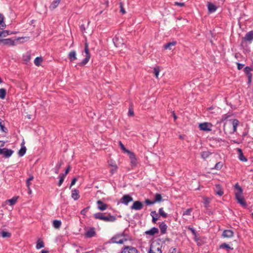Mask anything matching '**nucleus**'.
Here are the masks:
<instances>
[{
	"mask_svg": "<svg viewBox=\"0 0 253 253\" xmlns=\"http://www.w3.org/2000/svg\"><path fill=\"white\" fill-rule=\"evenodd\" d=\"M95 219H100L105 222H114L116 220V217L110 214L105 216L103 213L97 212L94 214Z\"/></svg>",
	"mask_w": 253,
	"mask_h": 253,
	"instance_id": "1",
	"label": "nucleus"
},
{
	"mask_svg": "<svg viewBox=\"0 0 253 253\" xmlns=\"http://www.w3.org/2000/svg\"><path fill=\"white\" fill-rule=\"evenodd\" d=\"M127 240L126 238H122V234H117L108 241L110 244L116 243L118 244H123L124 242L126 241Z\"/></svg>",
	"mask_w": 253,
	"mask_h": 253,
	"instance_id": "2",
	"label": "nucleus"
},
{
	"mask_svg": "<svg viewBox=\"0 0 253 253\" xmlns=\"http://www.w3.org/2000/svg\"><path fill=\"white\" fill-rule=\"evenodd\" d=\"M253 41V31H251L247 33L244 37L242 39L241 46H243L244 44L247 43H251Z\"/></svg>",
	"mask_w": 253,
	"mask_h": 253,
	"instance_id": "3",
	"label": "nucleus"
},
{
	"mask_svg": "<svg viewBox=\"0 0 253 253\" xmlns=\"http://www.w3.org/2000/svg\"><path fill=\"white\" fill-rule=\"evenodd\" d=\"M120 253H138L137 250L133 247L124 246Z\"/></svg>",
	"mask_w": 253,
	"mask_h": 253,
	"instance_id": "4",
	"label": "nucleus"
},
{
	"mask_svg": "<svg viewBox=\"0 0 253 253\" xmlns=\"http://www.w3.org/2000/svg\"><path fill=\"white\" fill-rule=\"evenodd\" d=\"M161 249L162 246L160 244H152L149 253H162Z\"/></svg>",
	"mask_w": 253,
	"mask_h": 253,
	"instance_id": "5",
	"label": "nucleus"
},
{
	"mask_svg": "<svg viewBox=\"0 0 253 253\" xmlns=\"http://www.w3.org/2000/svg\"><path fill=\"white\" fill-rule=\"evenodd\" d=\"M132 201V197L128 194L124 195L120 199V203L126 206H127L129 202Z\"/></svg>",
	"mask_w": 253,
	"mask_h": 253,
	"instance_id": "6",
	"label": "nucleus"
},
{
	"mask_svg": "<svg viewBox=\"0 0 253 253\" xmlns=\"http://www.w3.org/2000/svg\"><path fill=\"white\" fill-rule=\"evenodd\" d=\"M211 126L212 125L211 123H203L199 124V127L201 130L209 131L211 130Z\"/></svg>",
	"mask_w": 253,
	"mask_h": 253,
	"instance_id": "7",
	"label": "nucleus"
},
{
	"mask_svg": "<svg viewBox=\"0 0 253 253\" xmlns=\"http://www.w3.org/2000/svg\"><path fill=\"white\" fill-rule=\"evenodd\" d=\"M85 237L87 238L93 237L96 235V232L94 227H90L89 229L85 232Z\"/></svg>",
	"mask_w": 253,
	"mask_h": 253,
	"instance_id": "8",
	"label": "nucleus"
},
{
	"mask_svg": "<svg viewBox=\"0 0 253 253\" xmlns=\"http://www.w3.org/2000/svg\"><path fill=\"white\" fill-rule=\"evenodd\" d=\"M130 160V164L132 167H135L137 164V160L133 152L130 151L128 153Z\"/></svg>",
	"mask_w": 253,
	"mask_h": 253,
	"instance_id": "9",
	"label": "nucleus"
},
{
	"mask_svg": "<svg viewBox=\"0 0 253 253\" xmlns=\"http://www.w3.org/2000/svg\"><path fill=\"white\" fill-rule=\"evenodd\" d=\"M0 44L4 45H13L14 44V41L11 39H5L0 40Z\"/></svg>",
	"mask_w": 253,
	"mask_h": 253,
	"instance_id": "10",
	"label": "nucleus"
},
{
	"mask_svg": "<svg viewBox=\"0 0 253 253\" xmlns=\"http://www.w3.org/2000/svg\"><path fill=\"white\" fill-rule=\"evenodd\" d=\"M143 208L142 203L139 201H135L133 205L130 207L131 210H140Z\"/></svg>",
	"mask_w": 253,
	"mask_h": 253,
	"instance_id": "11",
	"label": "nucleus"
},
{
	"mask_svg": "<svg viewBox=\"0 0 253 253\" xmlns=\"http://www.w3.org/2000/svg\"><path fill=\"white\" fill-rule=\"evenodd\" d=\"M236 199L238 203L240 204L243 207H246L247 203L245 201L244 198L242 195L235 196Z\"/></svg>",
	"mask_w": 253,
	"mask_h": 253,
	"instance_id": "12",
	"label": "nucleus"
},
{
	"mask_svg": "<svg viewBox=\"0 0 253 253\" xmlns=\"http://www.w3.org/2000/svg\"><path fill=\"white\" fill-rule=\"evenodd\" d=\"M159 228L161 230V234H166L167 232L168 226L165 223V222L164 221L159 222Z\"/></svg>",
	"mask_w": 253,
	"mask_h": 253,
	"instance_id": "13",
	"label": "nucleus"
},
{
	"mask_svg": "<svg viewBox=\"0 0 253 253\" xmlns=\"http://www.w3.org/2000/svg\"><path fill=\"white\" fill-rule=\"evenodd\" d=\"M97 205H98V209L102 211H105L106 210L108 207V205L104 203L101 200H98L96 202Z\"/></svg>",
	"mask_w": 253,
	"mask_h": 253,
	"instance_id": "14",
	"label": "nucleus"
},
{
	"mask_svg": "<svg viewBox=\"0 0 253 253\" xmlns=\"http://www.w3.org/2000/svg\"><path fill=\"white\" fill-rule=\"evenodd\" d=\"M223 238H230L234 236V232L231 230H225L222 234Z\"/></svg>",
	"mask_w": 253,
	"mask_h": 253,
	"instance_id": "15",
	"label": "nucleus"
},
{
	"mask_svg": "<svg viewBox=\"0 0 253 253\" xmlns=\"http://www.w3.org/2000/svg\"><path fill=\"white\" fill-rule=\"evenodd\" d=\"M214 192L216 195L219 196H222V195L223 194V191L220 184L215 185L214 188Z\"/></svg>",
	"mask_w": 253,
	"mask_h": 253,
	"instance_id": "16",
	"label": "nucleus"
},
{
	"mask_svg": "<svg viewBox=\"0 0 253 253\" xmlns=\"http://www.w3.org/2000/svg\"><path fill=\"white\" fill-rule=\"evenodd\" d=\"M239 122L237 119H233L232 121V125L230 126H232V131H231L230 133H233L237 130V127L239 125Z\"/></svg>",
	"mask_w": 253,
	"mask_h": 253,
	"instance_id": "17",
	"label": "nucleus"
},
{
	"mask_svg": "<svg viewBox=\"0 0 253 253\" xmlns=\"http://www.w3.org/2000/svg\"><path fill=\"white\" fill-rule=\"evenodd\" d=\"M159 233V230L158 228L154 227L150 229V230H148L145 232V234L146 235H148L150 236H153L156 234H158Z\"/></svg>",
	"mask_w": 253,
	"mask_h": 253,
	"instance_id": "18",
	"label": "nucleus"
},
{
	"mask_svg": "<svg viewBox=\"0 0 253 253\" xmlns=\"http://www.w3.org/2000/svg\"><path fill=\"white\" fill-rule=\"evenodd\" d=\"M207 6L209 13H210L215 12L217 8V7L214 4L210 2H208Z\"/></svg>",
	"mask_w": 253,
	"mask_h": 253,
	"instance_id": "19",
	"label": "nucleus"
},
{
	"mask_svg": "<svg viewBox=\"0 0 253 253\" xmlns=\"http://www.w3.org/2000/svg\"><path fill=\"white\" fill-rule=\"evenodd\" d=\"M68 58L71 62H73L77 59V53L75 50H72L69 53Z\"/></svg>",
	"mask_w": 253,
	"mask_h": 253,
	"instance_id": "20",
	"label": "nucleus"
},
{
	"mask_svg": "<svg viewBox=\"0 0 253 253\" xmlns=\"http://www.w3.org/2000/svg\"><path fill=\"white\" fill-rule=\"evenodd\" d=\"M176 43H177L176 41H172L171 42H169L167 43L166 44H164L163 47L165 49H169V50H172V47L174 46L176 44Z\"/></svg>",
	"mask_w": 253,
	"mask_h": 253,
	"instance_id": "21",
	"label": "nucleus"
},
{
	"mask_svg": "<svg viewBox=\"0 0 253 253\" xmlns=\"http://www.w3.org/2000/svg\"><path fill=\"white\" fill-rule=\"evenodd\" d=\"M71 197L75 201L78 200L80 197L79 191L77 189L72 190Z\"/></svg>",
	"mask_w": 253,
	"mask_h": 253,
	"instance_id": "22",
	"label": "nucleus"
},
{
	"mask_svg": "<svg viewBox=\"0 0 253 253\" xmlns=\"http://www.w3.org/2000/svg\"><path fill=\"white\" fill-rule=\"evenodd\" d=\"M237 151L238 152V158L242 162H247L248 161L247 159L244 155L242 150L240 148L237 149Z\"/></svg>",
	"mask_w": 253,
	"mask_h": 253,
	"instance_id": "23",
	"label": "nucleus"
},
{
	"mask_svg": "<svg viewBox=\"0 0 253 253\" xmlns=\"http://www.w3.org/2000/svg\"><path fill=\"white\" fill-rule=\"evenodd\" d=\"M234 188L236 190H237V191L235 193V196L243 195V189L239 185L238 183L235 184V185H234Z\"/></svg>",
	"mask_w": 253,
	"mask_h": 253,
	"instance_id": "24",
	"label": "nucleus"
},
{
	"mask_svg": "<svg viewBox=\"0 0 253 253\" xmlns=\"http://www.w3.org/2000/svg\"><path fill=\"white\" fill-rule=\"evenodd\" d=\"M150 215L152 217V222L154 223H156V221L158 219V217H159L158 214H157V213L156 212V211H152L151 212Z\"/></svg>",
	"mask_w": 253,
	"mask_h": 253,
	"instance_id": "25",
	"label": "nucleus"
},
{
	"mask_svg": "<svg viewBox=\"0 0 253 253\" xmlns=\"http://www.w3.org/2000/svg\"><path fill=\"white\" fill-rule=\"evenodd\" d=\"M13 152L14 151H13L12 150L4 148L3 155L6 158H9L12 155Z\"/></svg>",
	"mask_w": 253,
	"mask_h": 253,
	"instance_id": "26",
	"label": "nucleus"
},
{
	"mask_svg": "<svg viewBox=\"0 0 253 253\" xmlns=\"http://www.w3.org/2000/svg\"><path fill=\"white\" fill-rule=\"evenodd\" d=\"M6 27L4 22V16L2 14L0 13V29L3 30Z\"/></svg>",
	"mask_w": 253,
	"mask_h": 253,
	"instance_id": "27",
	"label": "nucleus"
},
{
	"mask_svg": "<svg viewBox=\"0 0 253 253\" xmlns=\"http://www.w3.org/2000/svg\"><path fill=\"white\" fill-rule=\"evenodd\" d=\"M253 68L249 66H246L244 68V72L246 74L247 77L252 76V74L251 73V71H253Z\"/></svg>",
	"mask_w": 253,
	"mask_h": 253,
	"instance_id": "28",
	"label": "nucleus"
},
{
	"mask_svg": "<svg viewBox=\"0 0 253 253\" xmlns=\"http://www.w3.org/2000/svg\"><path fill=\"white\" fill-rule=\"evenodd\" d=\"M253 68L249 66H246L244 68V72L246 74L247 77L252 76V74L251 73V71H253Z\"/></svg>",
	"mask_w": 253,
	"mask_h": 253,
	"instance_id": "29",
	"label": "nucleus"
},
{
	"mask_svg": "<svg viewBox=\"0 0 253 253\" xmlns=\"http://www.w3.org/2000/svg\"><path fill=\"white\" fill-rule=\"evenodd\" d=\"M44 246V244L43 242L41 239H38L37 242L36 249L39 250L42 248H43Z\"/></svg>",
	"mask_w": 253,
	"mask_h": 253,
	"instance_id": "30",
	"label": "nucleus"
},
{
	"mask_svg": "<svg viewBox=\"0 0 253 253\" xmlns=\"http://www.w3.org/2000/svg\"><path fill=\"white\" fill-rule=\"evenodd\" d=\"M84 53L85 54V57H88L89 58H90V54L89 53L88 48V44L87 42H86L84 44Z\"/></svg>",
	"mask_w": 253,
	"mask_h": 253,
	"instance_id": "31",
	"label": "nucleus"
},
{
	"mask_svg": "<svg viewBox=\"0 0 253 253\" xmlns=\"http://www.w3.org/2000/svg\"><path fill=\"white\" fill-rule=\"evenodd\" d=\"M59 2L56 1V0H54L50 4V5H49V9L51 10H54L55 8H56L57 6L59 5Z\"/></svg>",
	"mask_w": 253,
	"mask_h": 253,
	"instance_id": "32",
	"label": "nucleus"
},
{
	"mask_svg": "<svg viewBox=\"0 0 253 253\" xmlns=\"http://www.w3.org/2000/svg\"><path fill=\"white\" fill-rule=\"evenodd\" d=\"M211 154V153L209 151H203L201 153V156L203 159L205 160Z\"/></svg>",
	"mask_w": 253,
	"mask_h": 253,
	"instance_id": "33",
	"label": "nucleus"
},
{
	"mask_svg": "<svg viewBox=\"0 0 253 253\" xmlns=\"http://www.w3.org/2000/svg\"><path fill=\"white\" fill-rule=\"evenodd\" d=\"M163 201L162 197L161 194L156 193L155 195L154 201L155 203L156 202H161Z\"/></svg>",
	"mask_w": 253,
	"mask_h": 253,
	"instance_id": "34",
	"label": "nucleus"
},
{
	"mask_svg": "<svg viewBox=\"0 0 253 253\" xmlns=\"http://www.w3.org/2000/svg\"><path fill=\"white\" fill-rule=\"evenodd\" d=\"M61 225V221L59 220H54L53 221V226L55 228L58 229Z\"/></svg>",
	"mask_w": 253,
	"mask_h": 253,
	"instance_id": "35",
	"label": "nucleus"
},
{
	"mask_svg": "<svg viewBox=\"0 0 253 253\" xmlns=\"http://www.w3.org/2000/svg\"><path fill=\"white\" fill-rule=\"evenodd\" d=\"M26 150H27V149L25 146H22L21 149L19 150V152H18L19 156H20V157L23 156L26 153Z\"/></svg>",
	"mask_w": 253,
	"mask_h": 253,
	"instance_id": "36",
	"label": "nucleus"
},
{
	"mask_svg": "<svg viewBox=\"0 0 253 253\" xmlns=\"http://www.w3.org/2000/svg\"><path fill=\"white\" fill-rule=\"evenodd\" d=\"M0 234H1V237L4 238H9L11 236V234L10 233L7 232V231H4L3 230H2L0 232Z\"/></svg>",
	"mask_w": 253,
	"mask_h": 253,
	"instance_id": "37",
	"label": "nucleus"
},
{
	"mask_svg": "<svg viewBox=\"0 0 253 253\" xmlns=\"http://www.w3.org/2000/svg\"><path fill=\"white\" fill-rule=\"evenodd\" d=\"M220 249H225L227 250V251H229V250H232L233 249V248H231L230 246H229L228 244H227L225 243L221 244L219 246Z\"/></svg>",
	"mask_w": 253,
	"mask_h": 253,
	"instance_id": "38",
	"label": "nucleus"
},
{
	"mask_svg": "<svg viewBox=\"0 0 253 253\" xmlns=\"http://www.w3.org/2000/svg\"><path fill=\"white\" fill-rule=\"evenodd\" d=\"M6 91L5 88H0V98L3 99L5 98L6 96Z\"/></svg>",
	"mask_w": 253,
	"mask_h": 253,
	"instance_id": "39",
	"label": "nucleus"
},
{
	"mask_svg": "<svg viewBox=\"0 0 253 253\" xmlns=\"http://www.w3.org/2000/svg\"><path fill=\"white\" fill-rule=\"evenodd\" d=\"M42 61V57H37L34 60V63L36 66H40L41 62Z\"/></svg>",
	"mask_w": 253,
	"mask_h": 253,
	"instance_id": "40",
	"label": "nucleus"
},
{
	"mask_svg": "<svg viewBox=\"0 0 253 253\" xmlns=\"http://www.w3.org/2000/svg\"><path fill=\"white\" fill-rule=\"evenodd\" d=\"M159 213L160 216H162L163 218H167L168 217V214L164 211L163 208H161L159 210Z\"/></svg>",
	"mask_w": 253,
	"mask_h": 253,
	"instance_id": "41",
	"label": "nucleus"
},
{
	"mask_svg": "<svg viewBox=\"0 0 253 253\" xmlns=\"http://www.w3.org/2000/svg\"><path fill=\"white\" fill-rule=\"evenodd\" d=\"M90 58H89L88 57H85L84 59L81 62L79 63V65L80 66H84L85 65H86L89 61Z\"/></svg>",
	"mask_w": 253,
	"mask_h": 253,
	"instance_id": "42",
	"label": "nucleus"
},
{
	"mask_svg": "<svg viewBox=\"0 0 253 253\" xmlns=\"http://www.w3.org/2000/svg\"><path fill=\"white\" fill-rule=\"evenodd\" d=\"M0 128L2 132H6L7 131V129L4 127L3 121L1 119H0Z\"/></svg>",
	"mask_w": 253,
	"mask_h": 253,
	"instance_id": "43",
	"label": "nucleus"
},
{
	"mask_svg": "<svg viewBox=\"0 0 253 253\" xmlns=\"http://www.w3.org/2000/svg\"><path fill=\"white\" fill-rule=\"evenodd\" d=\"M119 146L121 148V149L124 151L125 153H127V154L129 153V152H130V151L126 149L124 144L122 143V142L120 141L119 142Z\"/></svg>",
	"mask_w": 253,
	"mask_h": 253,
	"instance_id": "44",
	"label": "nucleus"
},
{
	"mask_svg": "<svg viewBox=\"0 0 253 253\" xmlns=\"http://www.w3.org/2000/svg\"><path fill=\"white\" fill-rule=\"evenodd\" d=\"M17 199H18L17 197H13L12 198L8 200V202L9 203V205L11 206L14 205L17 201Z\"/></svg>",
	"mask_w": 253,
	"mask_h": 253,
	"instance_id": "45",
	"label": "nucleus"
},
{
	"mask_svg": "<svg viewBox=\"0 0 253 253\" xmlns=\"http://www.w3.org/2000/svg\"><path fill=\"white\" fill-rule=\"evenodd\" d=\"M59 180L58 185L59 186H60L62 184L63 181L64 180L65 176H64L63 174L60 173L59 175Z\"/></svg>",
	"mask_w": 253,
	"mask_h": 253,
	"instance_id": "46",
	"label": "nucleus"
},
{
	"mask_svg": "<svg viewBox=\"0 0 253 253\" xmlns=\"http://www.w3.org/2000/svg\"><path fill=\"white\" fill-rule=\"evenodd\" d=\"M160 71V67L159 66H156L154 68V74L156 78H158Z\"/></svg>",
	"mask_w": 253,
	"mask_h": 253,
	"instance_id": "47",
	"label": "nucleus"
},
{
	"mask_svg": "<svg viewBox=\"0 0 253 253\" xmlns=\"http://www.w3.org/2000/svg\"><path fill=\"white\" fill-rule=\"evenodd\" d=\"M222 166H223L222 163L219 162L215 164V165L214 166V169L216 170H220L222 168Z\"/></svg>",
	"mask_w": 253,
	"mask_h": 253,
	"instance_id": "48",
	"label": "nucleus"
},
{
	"mask_svg": "<svg viewBox=\"0 0 253 253\" xmlns=\"http://www.w3.org/2000/svg\"><path fill=\"white\" fill-rule=\"evenodd\" d=\"M34 179V176L32 175H30L29 177L26 180V186L29 187L31 185L30 181Z\"/></svg>",
	"mask_w": 253,
	"mask_h": 253,
	"instance_id": "49",
	"label": "nucleus"
},
{
	"mask_svg": "<svg viewBox=\"0 0 253 253\" xmlns=\"http://www.w3.org/2000/svg\"><path fill=\"white\" fill-rule=\"evenodd\" d=\"M193 209L192 208L187 209L183 211V215H190Z\"/></svg>",
	"mask_w": 253,
	"mask_h": 253,
	"instance_id": "50",
	"label": "nucleus"
},
{
	"mask_svg": "<svg viewBox=\"0 0 253 253\" xmlns=\"http://www.w3.org/2000/svg\"><path fill=\"white\" fill-rule=\"evenodd\" d=\"M118 169V167L116 165H111V169H110V172L113 174L114 172L116 171Z\"/></svg>",
	"mask_w": 253,
	"mask_h": 253,
	"instance_id": "51",
	"label": "nucleus"
},
{
	"mask_svg": "<svg viewBox=\"0 0 253 253\" xmlns=\"http://www.w3.org/2000/svg\"><path fill=\"white\" fill-rule=\"evenodd\" d=\"M62 164L61 163H58L55 168H54V172L55 173L58 174L59 172V169L61 166Z\"/></svg>",
	"mask_w": 253,
	"mask_h": 253,
	"instance_id": "52",
	"label": "nucleus"
},
{
	"mask_svg": "<svg viewBox=\"0 0 253 253\" xmlns=\"http://www.w3.org/2000/svg\"><path fill=\"white\" fill-rule=\"evenodd\" d=\"M89 209H90V206H88V207L84 208L81 211V214L83 215H85L86 214V213L87 212V211L89 210Z\"/></svg>",
	"mask_w": 253,
	"mask_h": 253,
	"instance_id": "53",
	"label": "nucleus"
},
{
	"mask_svg": "<svg viewBox=\"0 0 253 253\" xmlns=\"http://www.w3.org/2000/svg\"><path fill=\"white\" fill-rule=\"evenodd\" d=\"M120 12L122 13L123 14H125L126 11L123 7V3L122 2H120Z\"/></svg>",
	"mask_w": 253,
	"mask_h": 253,
	"instance_id": "54",
	"label": "nucleus"
},
{
	"mask_svg": "<svg viewBox=\"0 0 253 253\" xmlns=\"http://www.w3.org/2000/svg\"><path fill=\"white\" fill-rule=\"evenodd\" d=\"M2 32L3 33V37H5L9 35L12 34L13 33L11 32L10 31L8 30H4L2 31Z\"/></svg>",
	"mask_w": 253,
	"mask_h": 253,
	"instance_id": "55",
	"label": "nucleus"
},
{
	"mask_svg": "<svg viewBox=\"0 0 253 253\" xmlns=\"http://www.w3.org/2000/svg\"><path fill=\"white\" fill-rule=\"evenodd\" d=\"M145 202L147 205H152L155 204V202L153 201H151L149 199H146Z\"/></svg>",
	"mask_w": 253,
	"mask_h": 253,
	"instance_id": "56",
	"label": "nucleus"
},
{
	"mask_svg": "<svg viewBox=\"0 0 253 253\" xmlns=\"http://www.w3.org/2000/svg\"><path fill=\"white\" fill-rule=\"evenodd\" d=\"M71 168V166L70 165H69L68 166L67 168L66 169L65 172L64 173H61V174L66 176V175L69 173V171L70 170Z\"/></svg>",
	"mask_w": 253,
	"mask_h": 253,
	"instance_id": "57",
	"label": "nucleus"
},
{
	"mask_svg": "<svg viewBox=\"0 0 253 253\" xmlns=\"http://www.w3.org/2000/svg\"><path fill=\"white\" fill-rule=\"evenodd\" d=\"M174 4L175 5H177V6H179L180 7H183V6H185V3H184V2H177V1H175L174 2Z\"/></svg>",
	"mask_w": 253,
	"mask_h": 253,
	"instance_id": "58",
	"label": "nucleus"
},
{
	"mask_svg": "<svg viewBox=\"0 0 253 253\" xmlns=\"http://www.w3.org/2000/svg\"><path fill=\"white\" fill-rule=\"evenodd\" d=\"M77 181V178L76 177H74L72 180V181H71V184H70V189H71L72 186H73L76 183Z\"/></svg>",
	"mask_w": 253,
	"mask_h": 253,
	"instance_id": "59",
	"label": "nucleus"
},
{
	"mask_svg": "<svg viewBox=\"0 0 253 253\" xmlns=\"http://www.w3.org/2000/svg\"><path fill=\"white\" fill-rule=\"evenodd\" d=\"M128 116H134V112L132 108H129L128 112Z\"/></svg>",
	"mask_w": 253,
	"mask_h": 253,
	"instance_id": "60",
	"label": "nucleus"
},
{
	"mask_svg": "<svg viewBox=\"0 0 253 253\" xmlns=\"http://www.w3.org/2000/svg\"><path fill=\"white\" fill-rule=\"evenodd\" d=\"M237 68L238 70H241L244 66V64L240 63H237Z\"/></svg>",
	"mask_w": 253,
	"mask_h": 253,
	"instance_id": "61",
	"label": "nucleus"
},
{
	"mask_svg": "<svg viewBox=\"0 0 253 253\" xmlns=\"http://www.w3.org/2000/svg\"><path fill=\"white\" fill-rule=\"evenodd\" d=\"M80 30L82 32L84 33L85 31V27L84 25L82 24L80 26Z\"/></svg>",
	"mask_w": 253,
	"mask_h": 253,
	"instance_id": "62",
	"label": "nucleus"
},
{
	"mask_svg": "<svg viewBox=\"0 0 253 253\" xmlns=\"http://www.w3.org/2000/svg\"><path fill=\"white\" fill-rule=\"evenodd\" d=\"M176 249L173 248H171L169 250V253H175Z\"/></svg>",
	"mask_w": 253,
	"mask_h": 253,
	"instance_id": "63",
	"label": "nucleus"
},
{
	"mask_svg": "<svg viewBox=\"0 0 253 253\" xmlns=\"http://www.w3.org/2000/svg\"><path fill=\"white\" fill-rule=\"evenodd\" d=\"M187 228H188V229L189 230H190V231L192 232V234H193L194 232H195V231H196V230L194 229V228L191 227H190V226H188Z\"/></svg>",
	"mask_w": 253,
	"mask_h": 253,
	"instance_id": "64",
	"label": "nucleus"
}]
</instances>
